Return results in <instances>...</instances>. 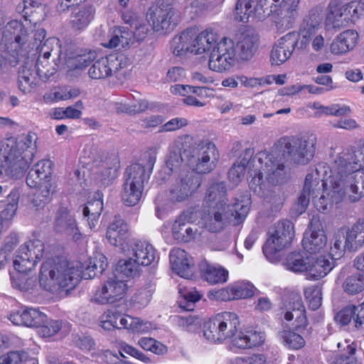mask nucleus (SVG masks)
Instances as JSON below:
<instances>
[{
    "label": "nucleus",
    "instance_id": "f257e3e1",
    "mask_svg": "<svg viewBox=\"0 0 364 364\" xmlns=\"http://www.w3.org/2000/svg\"><path fill=\"white\" fill-rule=\"evenodd\" d=\"M331 184L338 188L336 200L347 196L355 203L364 197V141L333 156Z\"/></svg>",
    "mask_w": 364,
    "mask_h": 364
},
{
    "label": "nucleus",
    "instance_id": "f03ea898",
    "mask_svg": "<svg viewBox=\"0 0 364 364\" xmlns=\"http://www.w3.org/2000/svg\"><path fill=\"white\" fill-rule=\"evenodd\" d=\"M300 0H238L235 18L243 23L263 21L269 16L279 33L291 28L299 16Z\"/></svg>",
    "mask_w": 364,
    "mask_h": 364
},
{
    "label": "nucleus",
    "instance_id": "7ed1b4c3",
    "mask_svg": "<svg viewBox=\"0 0 364 364\" xmlns=\"http://www.w3.org/2000/svg\"><path fill=\"white\" fill-rule=\"evenodd\" d=\"M333 174L331 161V165L319 163L314 170L306 175L302 192L293 208L296 215H301L305 211L311 198L316 208L323 213L330 210L333 204L337 205L343 200L348 202L347 196L336 200L335 195L339 190L330 183Z\"/></svg>",
    "mask_w": 364,
    "mask_h": 364
},
{
    "label": "nucleus",
    "instance_id": "20e7f679",
    "mask_svg": "<svg viewBox=\"0 0 364 364\" xmlns=\"http://www.w3.org/2000/svg\"><path fill=\"white\" fill-rule=\"evenodd\" d=\"M33 133L10 138L0 148V176L18 178L28 168L36 150Z\"/></svg>",
    "mask_w": 364,
    "mask_h": 364
},
{
    "label": "nucleus",
    "instance_id": "39448f33",
    "mask_svg": "<svg viewBox=\"0 0 364 364\" xmlns=\"http://www.w3.org/2000/svg\"><path fill=\"white\" fill-rule=\"evenodd\" d=\"M284 154L257 153L252 159L254 176L249 183L250 190L259 197H265L270 185H278L287 178V167Z\"/></svg>",
    "mask_w": 364,
    "mask_h": 364
},
{
    "label": "nucleus",
    "instance_id": "423d86ee",
    "mask_svg": "<svg viewBox=\"0 0 364 364\" xmlns=\"http://www.w3.org/2000/svg\"><path fill=\"white\" fill-rule=\"evenodd\" d=\"M81 272L64 257H55L45 261L41 268L39 284L45 290L57 291L73 289L79 282Z\"/></svg>",
    "mask_w": 364,
    "mask_h": 364
},
{
    "label": "nucleus",
    "instance_id": "0eeeda50",
    "mask_svg": "<svg viewBox=\"0 0 364 364\" xmlns=\"http://www.w3.org/2000/svg\"><path fill=\"white\" fill-rule=\"evenodd\" d=\"M201 185L200 178L193 171L182 170L174 183L165 193L156 198V214L159 218L164 216L166 210L178 203L187 200Z\"/></svg>",
    "mask_w": 364,
    "mask_h": 364
},
{
    "label": "nucleus",
    "instance_id": "6e6552de",
    "mask_svg": "<svg viewBox=\"0 0 364 364\" xmlns=\"http://www.w3.org/2000/svg\"><path fill=\"white\" fill-rule=\"evenodd\" d=\"M218 42V34L213 29L208 28L199 33L188 29L174 37L172 48L176 55L188 53L201 55L210 53Z\"/></svg>",
    "mask_w": 364,
    "mask_h": 364
},
{
    "label": "nucleus",
    "instance_id": "1a4fd4ad",
    "mask_svg": "<svg viewBox=\"0 0 364 364\" xmlns=\"http://www.w3.org/2000/svg\"><path fill=\"white\" fill-rule=\"evenodd\" d=\"M53 163L50 160H42L33 166L26 177V184L31 188H37L32 203L36 208H43L48 203L54 192L51 175Z\"/></svg>",
    "mask_w": 364,
    "mask_h": 364
},
{
    "label": "nucleus",
    "instance_id": "9d476101",
    "mask_svg": "<svg viewBox=\"0 0 364 364\" xmlns=\"http://www.w3.org/2000/svg\"><path fill=\"white\" fill-rule=\"evenodd\" d=\"M363 15L364 1L361 0H355L347 4L332 0L328 5L325 26L328 28L340 30L355 24Z\"/></svg>",
    "mask_w": 364,
    "mask_h": 364
},
{
    "label": "nucleus",
    "instance_id": "9b49d317",
    "mask_svg": "<svg viewBox=\"0 0 364 364\" xmlns=\"http://www.w3.org/2000/svg\"><path fill=\"white\" fill-rule=\"evenodd\" d=\"M240 321L238 315L232 311L217 314L205 323L203 334L213 343H223L232 340L237 334Z\"/></svg>",
    "mask_w": 364,
    "mask_h": 364
},
{
    "label": "nucleus",
    "instance_id": "f8f14e48",
    "mask_svg": "<svg viewBox=\"0 0 364 364\" xmlns=\"http://www.w3.org/2000/svg\"><path fill=\"white\" fill-rule=\"evenodd\" d=\"M316 141L314 134L284 136L278 141V146L288 160L297 164H306L314 156Z\"/></svg>",
    "mask_w": 364,
    "mask_h": 364
},
{
    "label": "nucleus",
    "instance_id": "ddd939ff",
    "mask_svg": "<svg viewBox=\"0 0 364 364\" xmlns=\"http://www.w3.org/2000/svg\"><path fill=\"white\" fill-rule=\"evenodd\" d=\"M267 235L263 253L269 261L275 262L278 260V253L285 249L294 238V225L287 220L279 221L269 228Z\"/></svg>",
    "mask_w": 364,
    "mask_h": 364
},
{
    "label": "nucleus",
    "instance_id": "4468645a",
    "mask_svg": "<svg viewBox=\"0 0 364 364\" xmlns=\"http://www.w3.org/2000/svg\"><path fill=\"white\" fill-rule=\"evenodd\" d=\"M150 173L139 164L129 166L125 172L122 199L127 206H134L141 200L144 183L148 181Z\"/></svg>",
    "mask_w": 364,
    "mask_h": 364
},
{
    "label": "nucleus",
    "instance_id": "2eb2a0df",
    "mask_svg": "<svg viewBox=\"0 0 364 364\" xmlns=\"http://www.w3.org/2000/svg\"><path fill=\"white\" fill-rule=\"evenodd\" d=\"M219 158V151L215 144L208 139L201 140L188 156L187 164L193 172L206 173L216 167Z\"/></svg>",
    "mask_w": 364,
    "mask_h": 364
},
{
    "label": "nucleus",
    "instance_id": "dca6fc26",
    "mask_svg": "<svg viewBox=\"0 0 364 364\" xmlns=\"http://www.w3.org/2000/svg\"><path fill=\"white\" fill-rule=\"evenodd\" d=\"M30 33L26 26L20 21H11L8 23L4 31L2 43L5 50L18 62L20 57L24 55L23 48L28 43Z\"/></svg>",
    "mask_w": 364,
    "mask_h": 364
},
{
    "label": "nucleus",
    "instance_id": "f3484780",
    "mask_svg": "<svg viewBox=\"0 0 364 364\" xmlns=\"http://www.w3.org/2000/svg\"><path fill=\"white\" fill-rule=\"evenodd\" d=\"M147 19L156 31L168 30L178 23L180 14L171 4L160 0L149 9Z\"/></svg>",
    "mask_w": 364,
    "mask_h": 364
},
{
    "label": "nucleus",
    "instance_id": "a211bd4d",
    "mask_svg": "<svg viewBox=\"0 0 364 364\" xmlns=\"http://www.w3.org/2000/svg\"><path fill=\"white\" fill-rule=\"evenodd\" d=\"M237 61L234 43L230 39L223 38L210 52L208 67L213 71L223 73L229 70Z\"/></svg>",
    "mask_w": 364,
    "mask_h": 364
},
{
    "label": "nucleus",
    "instance_id": "6ab92c4d",
    "mask_svg": "<svg viewBox=\"0 0 364 364\" xmlns=\"http://www.w3.org/2000/svg\"><path fill=\"white\" fill-rule=\"evenodd\" d=\"M44 249L43 242L39 240L21 245L13 262L14 269L20 273L31 271L43 257Z\"/></svg>",
    "mask_w": 364,
    "mask_h": 364
},
{
    "label": "nucleus",
    "instance_id": "aec40b11",
    "mask_svg": "<svg viewBox=\"0 0 364 364\" xmlns=\"http://www.w3.org/2000/svg\"><path fill=\"white\" fill-rule=\"evenodd\" d=\"M119 161L117 156L97 151L92 156V174L95 183L106 186L117 176Z\"/></svg>",
    "mask_w": 364,
    "mask_h": 364
},
{
    "label": "nucleus",
    "instance_id": "412c9836",
    "mask_svg": "<svg viewBox=\"0 0 364 364\" xmlns=\"http://www.w3.org/2000/svg\"><path fill=\"white\" fill-rule=\"evenodd\" d=\"M254 293L255 287L251 283L237 281L225 288L210 291L208 296L210 300L227 301L250 298Z\"/></svg>",
    "mask_w": 364,
    "mask_h": 364
},
{
    "label": "nucleus",
    "instance_id": "4be33fe9",
    "mask_svg": "<svg viewBox=\"0 0 364 364\" xmlns=\"http://www.w3.org/2000/svg\"><path fill=\"white\" fill-rule=\"evenodd\" d=\"M127 289L125 281L111 279L96 291L95 300L101 304H113L123 299Z\"/></svg>",
    "mask_w": 364,
    "mask_h": 364
},
{
    "label": "nucleus",
    "instance_id": "5701e85b",
    "mask_svg": "<svg viewBox=\"0 0 364 364\" xmlns=\"http://www.w3.org/2000/svg\"><path fill=\"white\" fill-rule=\"evenodd\" d=\"M302 242L305 250L310 254L319 252L326 247L327 237L318 218H313L311 220L309 228L305 232Z\"/></svg>",
    "mask_w": 364,
    "mask_h": 364
},
{
    "label": "nucleus",
    "instance_id": "b1692460",
    "mask_svg": "<svg viewBox=\"0 0 364 364\" xmlns=\"http://www.w3.org/2000/svg\"><path fill=\"white\" fill-rule=\"evenodd\" d=\"M298 44V36L294 32H289L280 38L272 47L270 53L272 64L279 65L292 55Z\"/></svg>",
    "mask_w": 364,
    "mask_h": 364
},
{
    "label": "nucleus",
    "instance_id": "393cba45",
    "mask_svg": "<svg viewBox=\"0 0 364 364\" xmlns=\"http://www.w3.org/2000/svg\"><path fill=\"white\" fill-rule=\"evenodd\" d=\"M127 59L123 55L102 57L92 63V79H102L126 66Z\"/></svg>",
    "mask_w": 364,
    "mask_h": 364
},
{
    "label": "nucleus",
    "instance_id": "a878e982",
    "mask_svg": "<svg viewBox=\"0 0 364 364\" xmlns=\"http://www.w3.org/2000/svg\"><path fill=\"white\" fill-rule=\"evenodd\" d=\"M234 46L237 61H247L258 49L259 36L253 31H245L238 35Z\"/></svg>",
    "mask_w": 364,
    "mask_h": 364
},
{
    "label": "nucleus",
    "instance_id": "bb28decb",
    "mask_svg": "<svg viewBox=\"0 0 364 364\" xmlns=\"http://www.w3.org/2000/svg\"><path fill=\"white\" fill-rule=\"evenodd\" d=\"M16 11L23 18L33 24L34 28L45 20L46 17V5L42 0H22L16 7Z\"/></svg>",
    "mask_w": 364,
    "mask_h": 364
},
{
    "label": "nucleus",
    "instance_id": "cd10ccee",
    "mask_svg": "<svg viewBox=\"0 0 364 364\" xmlns=\"http://www.w3.org/2000/svg\"><path fill=\"white\" fill-rule=\"evenodd\" d=\"M9 319L15 325L38 328L46 321V315L35 308L22 307L10 314Z\"/></svg>",
    "mask_w": 364,
    "mask_h": 364
},
{
    "label": "nucleus",
    "instance_id": "c85d7f7f",
    "mask_svg": "<svg viewBox=\"0 0 364 364\" xmlns=\"http://www.w3.org/2000/svg\"><path fill=\"white\" fill-rule=\"evenodd\" d=\"M231 214L227 210L203 207V213L198 224L210 232H218L223 229Z\"/></svg>",
    "mask_w": 364,
    "mask_h": 364
},
{
    "label": "nucleus",
    "instance_id": "c756f323",
    "mask_svg": "<svg viewBox=\"0 0 364 364\" xmlns=\"http://www.w3.org/2000/svg\"><path fill=\"white\" fill-rule=\"evenodd\" d=\"M358 33L354 29H347L337 35L330 44V52L333 55H344L356 46Z\"/></svg>",
    "mask_w": 364,
    "mask_h": 364
},
{
    "label": "nucleus",
    "instance_id": "7c9ffc66",
    "mask_svg": "<svg viewBox=\"0 0 364 364\" xmlns=\"http://www.w3.org/2000/svg\"><path fill=\"white\" fill-rule=\"evenodd\" d=\"M227 190L223 182H216L210 184L206 190L203 207L218 208L226 210Z\"/></svg>",
    "mask_w": 364,
    "mask_h": 364
},
{
    "label": "nucleus",
    "instance_id": "2f4dec72",
    "mask_svg": "<svg viewBox=\"0 0 364 364\" xmlns=\"http://www.w3.org/2000/svg\"><path fill=\"white\" fill-rule=\"evenodd\" d=\"M129 237L127 224L119 216H115L108 226L106 237L109 242L126 252L127 240Z\"/></svg>",
    "mask_w": 364,
    "mask_h": 364
},
{
    "label": "nucleus",
    "instance_id": "473e14b6",
    "mask_svg": "<svg viewBox=\"0 0 364 364\" xmlns=\"http://www.w3.org/2000/svg\"><path fill=\"white\" fill-rule=\"evenodd\" d=\"M128 251L139 267L151 265L156 259V250L147 241H136Z\"/></svg>",
    "mask_w": 364,
    "mask_h": 364
},
{
    "label": "nucleus",
    "instance_id": "72a5a7b5",
    "mask_svg": "<svg viewBox=\"0 0 364 364\" xmlns=\"http://www.w3.org/2000/svg\"><path fill=\"white\" fill-rule=\"evenodd\" d=\"M170 263L173 272L183 278L188 279L193 275L191 258L182 249L174 248L169 254Z\"/></svg>",
    "mask_w": 364,
    "mask_h": 364
},
{
    "label": "nucleus",
    "instance_id": "f704fd0d",
    "mask_svg": "<svg viewBox=\"0 0 364 364\" xmlns=\"http://www.w3.org/2000/svg\"><path fill=\"white\" fill-rule=\"evenodd\" d=\"M253 154L252 149H246L234 163L228 173L230 181L232 183L237 185L244 179L247 168L254 173L252 162Z\"/></svg>",
    "mask_w": 364,
    "mask_h": 364
},
{
    "label": "nucleus",
    "instance_id": "c9c22d12",
    "mask_svg": "<svg viewBox=\"0 0 364 364\" xmlns=\"http://www.w3.org/2000/svg\"><path fill=\"white\" fill-rule=\"evenodd\" d=\"M34 58H26L18 71V87L23 93H29L38 84L37 73L33 68Z\"/></svg>",
    "mask_w": 364,
    "mask_h": 364
},
{
    "label": "nucleus",
    "instance_id": "e433bc0d",
    "mask_svg": "<svg viewBox=\"0 0 364 364\" xmlns=\"http://www.w3.org/2000/svg\"><path fill=\"white\" fill-rule=\"evenodd\" d=\"M193 214V210H188L174 221L172 225V233L176 240L187 242L194 238L196 230L188 226L186 223V221L195 222Z\"/></svg>",
    "mask_w": 364,
    "mask_h": 364
},
{
    "label": "nucleus",
    "instance_id": "4c0bfd02",
    "mask_svg": "<svg viewBox=\"0 0 364 364\" xmlns=\"http://www.w3.org/2000/svg\"><path fill=\"white\" fill-rule=\"evenodd\" d=\"M55 229L57 232L73 235V238L75 241L80 239V233L78 232L75 220L70 215L66 208L61 207L57 211Z\"/></svg>",
    "mask_w": 364,
    "mask_h": 364
},
{
    "label": "nucleus",
    "instance_id": "58836bf2",
    "mask_svg": "<svg viewBox=\"0 0 364 364\" xmlns=\"http://www.w3.org/2000/svg\"><path fill=\"white\" fill-rule=\"evenodd\" d=\"M301 36L300 48L310 49L316 54L323 53L328 46V39L326 32L311 31L299 34Z\"/></svg>",
    "mask_w": 364,
    "mask_h": 364
},
{
    "label": "nucleus",
    "instance_id": "ea45409f",
    "mask_svg": "<svg viewBox=\"0 0 364 364\" xmlns=\"http://www.w3.org/2000/svg\"><path fill=\"white\" fill-rule=\"evenodd\" d=\"M306 272L309 278L316 280L327 275L333 267V262L326 257L309 256Z\"/></svg>",
    "mask_w": 364,
    "mask_h": 364
},
{
    "label": "nucleus",
    "instance_id": "a19ab883",
    "mask_svg": "<svg viewBox=\"0 0 364 364\" xmlns=\"http://www.w3.org/2000/svg\"><path fill=\"white\" fill-rule=\"evenodd\" d=\"M265 340V334L262 331H249L240 332L231 341V348L240 349L251 348L261 346Z\"/></svg>",
    "mask_w": 364,
    "mask_h": 364
},
{
    "label": "nucleus",
    "instance_id": "79ce46f5",
    "mask_svg": "<svg viewBox=\"0 0 364 364\" xmlns=\"http://www.w3.org/2000/svg\"><path fill=\"white\" fill-rule=\"evenodd\" d=\"M323 11L324 9L322 6H316L312 8L300 26L299 34L318 31L321 28Z\"/></svg>",
    "mask_w": 364,
    "mask_h": 364
},
{
    "label": "nucleus",
    "instance_id": "37998d69",
    "mask_svg": "<svg viewBox=\"0 0 364 364\" xmlns=\"http://www.w3.org/2000/svg\"><path fill=\"white\" fill-rule=\"evenodd\" d=\"M201 276L211 284L225 283L228 279V271L219 265L204 263L200 265Z\"/></svg>",
    "mask_w": 364,
    "mask_h": 364
},
{
    "label": "nucleus",
    "instance_id": "c03bdc74",
    "mask_svg": "<svg viewBox=\"0 0 364 364\" xmlns=\"http://www.w3.org/2000/svg\"><path fill=\"white\" fill-rule=\"evenodd\" d=\"M133 38L132 31L127 27L113 28L112 34L107 43H102V45L109 48L117 47L127 48L132 43Z\"/></svg>",
    "mask_w": 364,
    "mask_h": 364
},
{
    "label": "nucleus",
    "instance_id": "a18cd8bd",
    "mask_svg": "<svg viewBox=\"0 0 364 364\" xmlns=\"http://www.w3.org/2000/svg\"><path fill=\"white\" fill-rule=\"evenodd\" d=\"M140 271V267L132 257L127 259H120L114 270V278L125 281V279H131L139 275Z\"/></svg>",
    "mask_w": 364,
    "mask_h": 364
},
{
    "label": "nucleus",
    "instance_id": "49530a36",
    "mask_svg": "<svg viewBox=\"0 0 364 364\" xmlns=\"http://www.w3.org/2000/svg\"><path fill=\"white\" fill-rule=\"evenodd\" d=\"M346 245L350 251L364 245V220L358 221L346 232Z\"/></svg>",
    "mask_w": 364,
    "mask_h": 364
},
{
    "label": "nucleus",
    "instance_id": "de8ad7c7",
    "mask_svg": "<svg viewBox=\"0 0 364 364\" xmlns=\"http://www.w3.org/2000/svg\"><path fill=\"white\" fill-rule=\"evenodd\" d=\"M21 195L20 188L15 187L7 195V203L5 208L0 212L1 224L9 226V220L14 216L18 208V199Z\"/></svg>",
    "mask_w": 364,
    "mask_h": 364
},
{
    "label": "nucleus",
    "instance_id": "09e8293b",
    "mask_svg": "<svg viewBox=\"0 0 364 364\" xmlns=\"http://www.w3.org/2000/svg\"><path fill=\"white\" fill-rule=\"evenodd\" d=\"M250 204V198L248 196H244L240 200H236L232 205H227L226 210L232 213L228 215V220H231L232 218L237 222L244 220L249 213Z\"/></svg>",
    "mask_w": 364,
    "mask_h": 364
},
{
    "label": "nucleus",
    "instance_id": "8fccbe9b",
    "mask_svg": "<svg viewBox=\"0 0 364 364\" xmlns=\"http://www.w3.org/2000/svg\"><path fill=\"white\" fill-rule=\"evenodd\" d=\"M309 258L306 253L292 252L287 255L284 264L287 269L294 272H306Z\"/></svg>",
    "mask_w": 364,
    "mask_h": 364
},
{
    "label": "nucleus",
    "instance_id": "3c124183",
    "mask_svg": "<svg viewBox=\"0 0 364 364\" xmlns=\"http://www.w3.org/2000/svg\"><path fill=\"white\" fill-rule=\"evenodd\" d=\"M11 282L14 288L21 291H29L37 287L36 277H28L26 273L18 272L15 275H11Z\"/></svg>",
    "mask_w": 364,
    "mask_h": 364
},
{
    "label": "nucleus",
    "instance_id": "603ef678",
    "mask_svg": "<svg viewBox=\"0 0 364 364\" xmlns=\"http://www.w3.org/2000/svg\"><path fill=\"white\" fill-rule=\"evenodd\" d=\"M279 339L283 345L291 350H299L305 345L304 338L292 330H284L279 332Z\"/></svg>",
    "mask_w": 364,
    "mask_h": 364
},
{
    "label": "nucleus",
    "instance_id": "864d4df0",
    "mask_svg": "<svg viewBox=\"0 0 364 364\" xmlns=\"http://www.w3.org/2000/svg\"><path fill=\"white\" fill-rule=\"evenodd\" d=\"M364 353L358 351L353 345H348L346 352L338 355L333 364H363Z\"/></svg>",
    "mask_w": 364,
    "mask_h": 364
},
{
    "label": "nucleus",
    "instance_id": "5fc2aeb1",
    "mask_svg": "<svg viewBox=\"0 0 364 364\" xmlns=\"http://www.w3.org/2000/svg\"><path fill=\"white\" fill-rule=\"evenodd\" d=\"M342 287L346 293L350 295L360 293L364 290V274L358 272L347 277Z\"/></svg>",
    "mask_w": 364,
    "mask_h": 364
},
{
    "label": "nucleus",
    "instance_id": "6e6d98bb",
    "mask_svg": "<svg viewBox=\"0 0 364 364\" xmlns=\"http://www.w3.org/2000/svg\"><path fill=\"white\" fill-rule=\"evenodd\" d=\"M305 308L303 302L299 296L285 300L282 302L279 309V316L284 320L292 314L294 311H299Z\"/></svg>",
    "mask_w": 364,
    "mask_h": 364
},
{
    "label": "nucleus",
    "instance_id": "4d7b16f0",
    "mask_svg": "<svg viewBox=\"0 0 364 364\" xmlns=\"http://www.w3.org/2000/svg\"><path fill=\"white\" fill-rule=\"evenodd\" d=\"M33 68L38 77L44 82L49 80L56 72V68L47 59H37L34 61Z\"/></svg>",
    "mask_w": 364,
    "mask_h": 364
},
{
    "label": "nucleus",
    "instance_id": "13d9d810",
    "mask_svg": "<svg viewBox=\"0 0 364 364\" xmlns=\"http://www.w3.org/2000/svg\"><path fill=\"white\" fill-rule=\"evenodd\" d=\"M178 292L187 302L186 306H182L181 301H180V305L188 311L192 310L193 304L199 301L202 297V294L195 287H181V285H180Z\"/></svg>",
    "mask_w": 364,
    "mask_h": 364
},
{
    "label": "nucleus",
    "instance_id": "bf43d9fd",
    "mask_svg": "<svg viewBox=\"0 0 364 364\" xmlns=\"http://www.w3.org/2000/svg\"><path fill=\"white\" fill-rule=\"evenodd\" d=\"M347 248L346 237L343 232L339 231L334 237L333 242L331 246L329 255L332 260L339 259Z\"/></svg>",
    "mask_w": 364,
    "mask_h": 364
},
{
    "label": "nucleus",
    "instance_id": "052dcab7",
    "mask_svg": "<svg viewBox=\"0 0 364 364\" xmlns=\"http://www.w3.org/2000/svg\"><path fill=\"white\" fill-rule=\"evenodd\" d=\"M120 313L117 309L105 311L101 316L100 326L107 331L119 328V318Z\"/></svg>",
    "mask_w": 364,
    "mask_h": 364
},
{
    "label": "nucleus",
    "instance_id": "680f3d73",
    "mask_svg": "<svg viewBox=\"0 0 364 364\" xmlns=\"http://www.w3.org/2000/svg\"><path fill=\"white\" fill-rule=\"evenodd\" d=\"M284 320L287 322H291L294 328L299 332L304 331L308 326L305 308L299 311H294V312L290 315V317L288 316Z\"/></svg>",
    "mask_w": 364,
    "mask_h": 364
},
{
    "label": "nucleus",
    "instance_id": "e2e57ef3",
    "mask_svg": "<svg viewBox=\"0 0 364 364\" xmlns=\"http://www.w3.org/2000/svg\"><path fill=\"white\" fill-rule=\"evenodd\" d=\"M38 333L43 338L50 337L56 334L61 328V323L59 321L48 319L41 324L38 328Z\"/></svg>",
    "mask_w": 364,
    "mask_h": 364
},
{
    "label": "nucleus",
    "instance_id": "0e129e2a",
    "mask_svg": "<svg viewBox=\"0 0 364 364\" xmlns=\"http://www.w3.org/2000/svg\"><path fill=\"white\" fill-rule=\"evenodd\" d=\"M127 17V14H124V21L134 28V31H132L133 38H135L137 41L144 39L149 31L148 24L146 22H139L136 20H131L130 17H129V18Z\"/></svg>",
    "mask_w": 364,
    "mask_h": 364
},
{
    "label": "nucleus",
    "instance_id": "69168bd1",
    "mask_svg": "<svg viewBox=\"0 0 364 364\" xmlns=\"http://www.w3.org/2000/svg\"><path fill=\"white\" fill-rule=\"evenodd\" d=\"M119 353L123 357H125L124 353L127 354L146 364L151 363V359L148 355H145L144 353L132 346L125 343H122L120 345Z\"/></svg>",
    "mask_w": 364,
    "mask_h": 364
},
{
    "label": "nucleus",
    "instance_id": "338daca9",
    "mask_svg": "<svg viewBox=\"0 0 364 364\" xmlns=\"http://www.w3.org/2000/svg\"><path fill=\"white\" fill-rule=\"evenodd\" d=\"M305 296L309 301V304L312 310L318 309L321 305V290L317 287H310L305 290Z\"/></svg>",
    "mask_w": 364,
    "mask_h": 364
},
{
    "label": "nucleus",
    "instance_id": "774afa93",
    "mask_svg": "<svg viewBox=\"0 0 364 364\" xmlns=\"http://www.w3.org/2000/svg\"><path fill=\"white\" fill-rule=\"evenodd\" d=\"M267 358L262 353H254L246 356H237L232 360V364H266Z\"/></svg>",
    "mask_w": 364,
    "mask_h": 364
}]
</instances>
